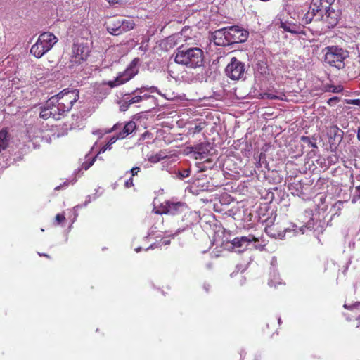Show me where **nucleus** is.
Segmentation results:
<instances>
[{"mask_svg":"<svg viewBox=\"0 0 360 360\" xmlns=\"http://www.w3.org/2000/svg\"><path fill=\"white\" fill-rule=\"evenodd\" d=\"M174 62L188 68H197L204 64V52L198 47L181 45L173 53Z\"/></svg>","mask_w":360,"mask_h":360,"instance_id":"f257e3e1","label":"nucleus"},{"mask_svg":"<svg viewBox=\"0 0 360 360\" xmlns=\"http://www.w3.org/2000/svg\"><path fill=\"white\" fill-rule=\"evenodd\" d=\"M58 42V38L51 32L41 33L35 44L30 49V53L37 58H41Z\"/></svg>","mask_w":360,"mask_h":360,"instance_id":"f03ea898","label":"nucleus"},{"mask_svg":"<svg viewBox=\"0 0 360 360\" xmlns=\"http://www.w3.org/2000/svg\"><path fill=\"white\" fill-rule=\"evenodd\" d=\"M325 53L324 62L330 67L338 70L345 68V60L348 57V52L338 46H330L326 47L323 51Z\"/></svg>","mask_w":360,"mask_h":360,"instance_id":"7ed1b4c3","label":"nucleus"},{"mask_svg":"<svg viewBox=\"0 0 360 360\" xmlns=\"http://www.w3.org/2000/svg\"><path fill=\"white\" fill-rule=\"evenodd\" d=\"M79 98V91L77 89L69 90L63 89L58 94L51 97L48 100V104L51 105L53 103H60L63 109L68 112L72 108L73 104Z\"/></svg>","mask_w":360,"mask_h":360,"instance_id":"20e7f679","label":"nucleus"},{"mask_svg":"<svg viewBox=\"0 0 360 360\" xmlns=\"http://www.w3.org/2000/svg\"><path fill=\"white\" fill-rule=\"evenodd\" d=\"M105 25L108 32L115 36H118L129 31L132 30L134 26L133 20L118 18L110 19Z\"/></svg>","mask_w":360,"mask_h":360,"instance_id":"39448f33","label":"nucleus"},{"mask_svg":"<svg viewBox=\"0 0 360 360\" xmlns=\"http://www.w3.org/2000/svg\"><path fill=\"white\" fill-rule=\"evenodd\" d=\"M136 60V59H134L124 72H120L115 79L108 81L106 84H108L110 88H114L124 84L132 79L139 72Z\"/></svg>","mask_w":360,"mask_h":360,"instance_id":"423d86ee","label":"nucleus"},{"mask_svg":"<svg viewBox=\"0 0 360 360\" xmlns=\"http://www.w3.org/2000/svg\"><path fill=\"white\" fill-rule=\"evenodd\" d=\"M245 70L244 63L233 57L225 68V74L232 80H239L244 77Z\"/></svg>","mask_w":360,"mask_h":360,"instance_id":"0eeeda50","label":"nucleus"},{"mask_svg":"<svg viewBox=\"0 0 360 360\" xmlns=\"http://www.w3.org/2000/svg\"><path fill=\"white\" fill-rule=\"evenodd\" d=\"M89 47L84 44L75 43L72 46V53L70 58V67L78 65L85 61L89 56Z\"/></svg>","mask_w":360,"mask_h":360,"instance_id":"6e6552de","label":"nucleus"},{"mask_svg":"<svg viewBox=\"0 0 360 360\" xmlns=\"http://www.w3.org/2000/svg\"><path fill=\"white\" fill-rule=\"evenodd\" d=\"M226 34L228 35L229 45H231L245 41L249 33L247 30L239 26L233 25L227 27Z\"/></svg>","mask_w":360,"mask_h":360,"instance_id":"1a4fd4ad","label":"nucleus"},{"mask_svg":"<svg viewBox=\"0 0 360 360\" xmlns=\"http://www.w3.org/2000/svg\"><path fill=\"white\" fill-rule=\"evenodd\" d=\"M186 208L187 205L185 202L166 201L163 206V213L171 215H179L183 213Z\"/></svg>","mask_w":360,"mask_h":360,"instance_id":"9d476101","label":"nucleus"},{"mask_svg":"<svg viewBox=\"0 0 360 360\" xmlns=\"http://www.w3.org/2000/svg\"><path fill=\"white\" fill-rule=\"evenodd\" d=\"M340 20V13L332 7L323 11V18L321 19L328 28L334 27Z\"/></svg>","mask_w":360,"mask_h":360,"instance_id":"9b49d317","label":"nucleus"},{"mask_svg":"<svg viewBox=\"0 0 360 360\" xmlns=\"http://www.w3.org/2000/svg\"><path fill=\"white\" fill-rule=\"evenodd\" d=\"M211 149V146L210 143H201L195 147V158L197 160H200L203 162L210 161L208 158V155L210 153V150Z\"/></svg>","mask_w":360,"mask_h":360,"instance_id":"f8f14e48","label":"nucleus"},{"mask_svg":"<svg viewBox=\"0 0 360 360\" xmlns=\"http://www.w3.org/2000/svg\"><path fill=\"white\" fill-rule=\"evenodd\" d=\"M227 33V27H223L221 29H219L215 30L212 34V38L214 43L217 46H225L229 45L228 35Z\"/></svg>","mask_w":360,"mask_h":360,"instance_id":"ddd939ff","label":"nucleus"},{"mask_svg":"<svg viewBox=\"0 0 360 360\" xmlns=\"http://www.w3.org/2000/svg\"><path fill=\"white\" fill-rule=\"evenodd\" d=\"M259 239L255 236L250 234L248 236L236 237L232 240L231 244L234 248H242L244 244L251 242H258Z\"/></svg>","mask_w":360,"mask_h":360,"instance_id":"4468645a","label":"nucleus"},{"mask_svg":"<svg viewBox=\"0 0 360 360\" xmlns=\"http://www.w3.org/2000/svg\"><path fill=\"white\" fill-rule=\"evenodd\" d=\"M47 106L49 107V110H51V116L56 120H58L63 118L65 115L66 112L63 107L60 106V103H53L51 105L47 103Z\"/></svg>","mask_w":360,"mask_h":360,"instance_id":"2eb2a0df","label":"nucleus"},{"mask_svg":"<svg viewBox=\"0 0 360 360\" xmlns=\"http://www.w3.org/2000/svg\"><path fill=\"white\" fill-rule=\"evenodd\" d=\"M342 134L343 131L336 125H332L327 128V135L330 139H333L334 141L337 139L338 141H340Z\"/></svg>","mask_w":360,"mask_h":360,"instance_id":"dca6fc26","label":"nucleus"},{"mask_svg":"<svg viewBox=\"0 0 360 360\" xmlns=\"http://www.w3.org/2000/svg\"><path fill=\"white\" fill-rule=\"evenodd\" d=\"M9 142L10 134L7 128H4L0 131V153L8 147Z\"/></svg>","mask_w":360,"mask_h":360,"instance_id":"f3484780","label":"nucleus"},{"mask_svg":"<svg viewBox=\"0 0 360 360\" xmlns=\"http://www.w3.org/2000/svg\"><path fill=\"white\" fill-rule=\"evenodd\" d=\"M136 128V124L134 121H129L127 123L125 124V125L123 127V129L121 131H120L119 137L120 139H124L129 134H132Z\"/></svg>","mask_w":360,"mask_h":360,"instance_id":"a211bd4d","label":"nucleus"},{"mask_svg":"<svg viewBox=\"0 0 360 360\" xmlns=\"http://www.w3.org/2000/svg\"><path fill=\"white\" fill-rule=\"evenodd\" d=\"M278 224L273 223L271 225H267L265 227L264 231L268 236L276 238L283 236V232L278 230Z\"/></svg>","mask_w":360,"mask_h":360,"instance_id":"6ab92c4d","label":"nucleus"},{"mask_svg":"<svg viewBox=\"0 0 360 360\" xmlns=\"http://www.w3.org/2000/svg\"><path fill=\"white\" fill-rule=\"evenodd\" d=\"M280 27L283 28L285 31L292 34H300L302 31L300 25L287 21L281 22Z\"/></svg>","mask_w":360,"mask_h":360,"instance_id":"aec40b11","label":"nucleus"},{"mask_svg":"<svg viewBox=\"0 0 360 360\" xmlns=\"http://www.w3.org/2000/svg\"><path fill=\"white\" fill-rule=\"evenodd\" d=\"M309 10L316 18V22L321 21V19L323 18L324 10L319 7L317 3L312 4Z\"/></svg>","mask_w":360,"mask_h":360,"instance_id":"412c9836","label":"nucleus"},{"mask_svg":"<svg viewBox=\"0 0 360 360\" xmlns=\"http://www.w3.org/2000/svg\"><path fill=\"white\" fill-rule=\"evenodd\" d=\"M150 97H151L150 95H148L146 94H144L143 95L138 94L137 95H136L131 98L129 97V100L130 101V103L132 105L134 103H137L141 102L143 100H147Z\"/></svg>","mask_w":360,"mask_h":360,"instance_id":"4be33fe9","label":"nucleus"},{"mask_svg":"<svg viewBox=\"0 0 360 360\" xmlns=\"http://www.w3.org/2000/svg\"><path fill=\"white\" fill-rule=\"evenodd\" d=\"M301 141L307 145L308 147L312 148H316L317 145L316 143V139L315 138H311L309 136H302L301 137Z\"/></svg>","mask_w":360,"mask_h":360,"instance_id":"5701e85b","label":"nucleus"},{"mask_svg":"<svg viewBox=\"0 0 360 360\" xmlns=\"http://www.w3.org/2000/svg\"><path fill=\"white\" fill-rule=\"evenodd\" d=\"M40 117L47 120L50 117H52L51 116V110H49V107L47 106V103H46V106L43 108H41V110L40 112Z\"/></svg>","mask_w":360,"mask_h":360,"instance_id":"b1692460","label":"nucleus"},{"mask_svg":"<svg viewBox=\"0 0 360 360\" xmlns=\"http://www.w3.org/2000/svg\"><path fill=\"white\" fill-rule=\"evenodd\" d=\"M334 1L335 0H319L317 4L319 6V7H321L323 10H326L327 8H330V7H331Z\"/></svg>","mask_w":360,"mask_h":360,"instance_id":"393cba45","label":"nucleus"},{"mask_svg":"<svg viewBox=\"0 0 360 360\" xmlns=\"http://www.w3.org/2000/svg\"><path fill=\"white\" fill-rule=\"evenodd\" d=\"M302 22L305 24H309L312 21L316 22V18L314 16L313 14L311 13L309 10L304 14V17L302 18Z\"/></svg>","mask_w":360,"mask_h":360,"instance_id":"a878e982","label":"nucleus"},{"mask_svg":"<svg viewBox=\"0 0 360 360\" xmlns=\"http://www.w3.org/2000/svg\"><path fill=\"white\" fill-rule=\"evenodd\" d=\"M120 110H122V111H126L129 107L131 105V103H130V101L129 100V97H127L124 99H122L120 102Z\"/></svg>","mask_w":360,"mask_h":360,"instance_id":"bb28decb","label":"nucleus"},{"mask_svg":"<svg viewBox=\"0 0 360 360\" xmlns=\"http://www.w3.org/2000/svg\"><path fill=\"white\" fill-rule=\"evenodd\" d=\"M204 128V126L202 125V123H200L195 125L194 127H191L188 129V133L190 134H195L200 133Z\"/></svg>","mask_w":360,"mask_h":360,"instance_id":"cd10ccee","label":"nucleus"},{"mask_svg":"<svg viewBox=\"0 0 360 360\" xmlns=\"http://www.w3.org/2000/svg\"><path fill=\"white\" fill-rule=\"evenodd\" d=\"M164 158H165V155H162L161 153H158V154H155V155H151L150 157H149L148 160L150 162L157 163L159 161H160L161 160L164 159Z\"/></svg>","mask_w":360,"mask_h":360,"instance_id":"c85d7f7f","label":"nucleus"},{"mask_svg":"<svg viewBox=\"0 0 360 360\" xmlns=\"http://www.w3.org/2000/svg\"><path fill=\"white\" fill-rule=\"evenodd\" d=\"M110 5H124L128 3L130 0H106Z\"/></svg>","mask_w":360,"mask_h":360,"instance_id":"c756f323","label":"nucleus"},{"mask_svg":"<svg viewBox=\"0 0 360 360\" xmlns=\"http://www.w3.org/2000/svg\"><path fill=\"white\" fill-rule=\"evenodd\" d=\"M355 194L354 195L352 202L353 203L359 202H360V185L355 188Z\"/></svg>","mask_w":360,"mask_h":360,"instance_id":"7c9ffc66","label":"nucleus"},{"mask_svg":"<svg viewBox=\"0 0 360 360\" xmlns=\"http://www.w3.org/2000/svg\"><path fill=\"white\" fill-rule=\"evenodd\" d=\"M65 217L64 214L59 213L55 217V222L56 225H59L65 221Z\"/></svg>","mask_w":360,"mask_h":360,"instance_id":"2f4dec72","label":"nucleus"},{"mask_svg":"<svg viewBox=\"0 0 360 360\" xmlns=\"http://www.w3.org/2000/svg\"><path fill=\"white\" fill-rule=\"evenodd\" d=\"M149 89L147 86H141V88H136L131 94H134L136 93L142 94L144 91H148Z\"/></svg>","mask_w":360,"mask_h":360,"instance_id":"473e14b6","label":"nucleus"},{"mask_svg":"<svg viewBox=\"0 0 360 360\" xmlns=\"http://www.w3.org/2000/svg\"><path fill=\"white\" fill-rule=\"evenodd\" d=\"M95 158H93L90 162H85L82 165V168L85 170H87L90 167H91L94 162Z\"/></svg>","mask_w":360,"mask_h":360,"instance_id":"72a5a7b5","label":"nucleus"},{"mask_svg":"<svg viewBox=\"0 0 360 360\" xmlns=\"http://www.w3.org/2000/svg\"><path fill=\"white\" fill-rule=\"evenodd\" d=\"M97 90H101V91H103L104 93H103V95L106 96L109 94V90L108 89H106L105 88V84H100L98 87H97Z\"/></svg>","mask_w":360,"mask_h":360,"instance_id":"f704fd0d","label":"nucleus"},{"mask_svg":"<svg viewBox=\"0 0 360 360\" xmlns=\"http://www.w3.org/2000/svg\"><path fill=\"white\" fill-rule=\"evenodd\" d=\"M134 186V180L132 176L130 177L128 180H127L124 183V186L127 188Z\"/></svg>","mask_w":360,"mask_h":360,"instance_id":"c9c22d12","label":"nucleus"},{"mask_svg":"<svg viewBox=\"0 0 360 360\" xmlns=\"http://www.w3.org/2000/svg\"><path fill=\"white\" fill-rule=\"evenodd\" d=\"M140 172V167H133L131 170H130V172L131 174V176H134L135 175H136L138 174V172Z\"/></svg>","mask_w":360,"mask_h":360,"instance_id":"e433bc0d","label":"nucleus"},{"mask_svg":"<svg viewBox=\"0 0 360 360\" xmlns=\"http://www.w3.org/2000/svg\"><path fill=\"white\" fill-rule=\"evenodd\" d=\"M117 139H121L119 137V134H117L116 136H112V137L109 140V141H108L109 145H112L114 143H115V142H116V141H117Z\"/></svg>","mask_w":360,"mask_h":360,"instance_id":"4c0bfd02","label":"nucleus"},{"mask_svg":"<svg viewBox=\"0 0 360 360\" xmlns=\"http://www.w3.org/2000/svg\"><path fill=\"white\" fill-rule=\"evenodd\" d=\"M347 103L353 104V105H360V99L357 98V99L349 100L347 101Z\"/></svg>","mask_w":360,"mask_h":360,"instance_id":"58836bf2","label":"nucleus"},{"mask_svg":"<svg viewBox=\"0 0 360 360\" xmlns=\"http://www.w3.org/2000/svg\"><path fill=\"white\" fill-rule=\"evenodd\" d=\"M342 89H343V88L341 86H333V89L330 91L334 93H339V92H341L342 91Z\"/></svg>","mask_w":360,"mask_h":360,"instance_id":"ea45409f","label":"nucleus"},{"mask_svg":"<svg viewBox=\"0 0 360 360\" xmlns=\"http://www.w3.org/2000/svg\"><path fill=\"white\" fill-rule=\"evenodd\" d=\"M267 98L269 99H281V98L278 96H276L273 94H269V93H267V94H265Z\"/></svg>","mask_w":360,"mask_h":360,"instance_id":"a19ab883","label":"nucleus"},{"mask_svg":"<svg viewBox=\"0 0 360 360\" xmlns=\"http://www.w3.org/2000/svg\"><path fill=\"white\" fill-rule=\"evenodd\" d=\"M111 146L112 145H109V143L108 142V143L100 150V153H104L106 150L110 149Z\"/></svg>","mask_w":360,"mask_h":360,"instance_id":"79ce46f5","label":"nucleus"},{"mask_svg":"<svg viewBox=\"0 0 360 360\" xmlns=\"http://www.w3.org/2000/svg\"><path fill=\"white\" fill-rule=\"evenodd\" d=\"M151 135H152V134H151V133H150L149 131H146V132H144V133L142 134V138H143V139H147V138H151Z\"/></svg>","mask_w":360,"mask_h":360,"instance_id":"37998d69","label":"nucleus"},{"mask_svg":"<svg viewBox=\"0 0 360 360\" xmlns=\"http://www.w3.org/2000/svg\"><path fill=\"white\" fill-rule=\"evenodd\" d=\"M120 127H121V124H116L113 126L112 130V131H116L117 129H118Z\"/></svg>","mask_w":360,"mask_h":360,"instance_id":"c03bdc74","label":"nucleus"},{"mask_svg":"<svg viewBox=\"0 0 360 360\" xmlns=\"http://www.w3.org/2000/svg\"><path fill=\"white\" fill-rule=\"evenodd\" d=\"M357 139L359 141H360V127H359L358 131H357Z\"/></svg>","mask_w":360,"mask_h":360,"instance_id":"a18cd8bd","label":"nucleus"},{"mask_svg":"<svg viewBox=\"0 0 360 360\" xmlns=\"http://www.w3.org/2000/svg\"><path fill=\"white\" fill-rule=\"evenodd\" d=\"M39 255L40 256H43V257H47V258H50V257H49L48 255L44 254V253H39Z\"/></svg>","mask_w":360,"mask_h":360,"instance_id":"49530a36","label":"nucleus"},{"mask_svg":"<svg viewBox=\"0 0 360 360\" xmlns=\"http://www.w3.org/2000/svg\"><path fill=\"white\" fill-rule=\"evenodd\" d=\"M335 99H336V98H330L328 101V103H330V102Z\"/></svg>","mask_w":360,"mask_h":360,"instance_id":"de8ad7c7","label":"nucleus"},{"mask_svg":"<svg viewBox=\"0 0 360 360\" xmlns=\"http://www.w3.org/2000/svg\"><path fill=\"white\" fill-rule=\"evenodd\" d=\"M136 252H139L140 250V248L136 249Z\"/></svg>","mask_w":360,"mask_h":360,"instance_id":"09e8293b","label":"nucleus"}]
</instances>
